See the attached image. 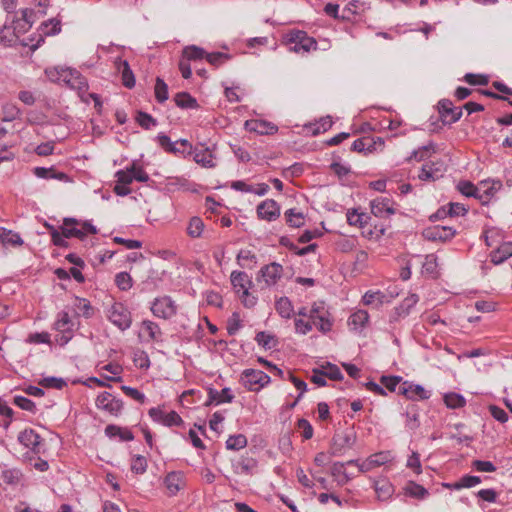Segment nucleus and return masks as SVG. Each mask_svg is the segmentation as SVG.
Segmentation results:
<instances>
[{"mask_svg":"<svg viewBox=\"0 0 512 512\" xmlns=\"http://www.w3.org/2000/svg\"><path fill=\"white\" fill-rule=\"evenodd\" d=\"M194 161L205 168H213L215 166L214 154L211 148L206 147L204 143H197L192 146V154Z\"/></svg>","mask_w":512,"mask_h":512,"instance_id":"15","label":"nucleus"},{"mask_svg":"<svg viewBox=\"0 0 512 512\" xmlns=\"http://www.w3.org/2000/svg\"><path fill=\"white\" fill-rule=\"evenodd\" d=\"M257 216L261 220L274 221L280 216V206L273 199H266L257 206Z\"/></svg>","mask_w":512,"mask_h":512,"instance_id":"16","label":"nucleus"},{"mask_svg":"<svg viewBox=\"0 0 512 512\" xmlns=\"http://www.w3.org/2000/svg\"><path fill=\"white\" fill-rule=\"evenodd\" d=\"M154 93L159 103H164L168 99V85L160 77L156 78Z\"/></svg>","mask_w":512,"mask_h":512,"instance_id":"50","label":"nucleus"},{"mask_svg":"<svg viewBox=\"0 0 512 512\" xmlns=\"http://www.w3.org/2000/svg\"><path fill=\"white\" fill-rule=\"evenodd\" d=\"M41 30L43 34L38 36V40L35 44L30 45V49L32 51H35L40 47L41 43L44 42V36L56 35L60 33L61 21L56 18L49 19L48 21H45L41 24Z\"/></svg>","mask_w":512,"mask_h":512,"instance_id":"20","label":"nucleus"},{"mask_svg":"<svg viewBox=\"0 0 512 512\" xmlns=\"http://www.w3.org/2000/svg\"><path fill=\"white\" fill-rule=\"evenodd\" d=\"M234 399V395L231 392V389L228 387L223 388L221 391H218L214 388H208V399L205 402V406H210L212 404H221V403H231Z\"/></svg>","mask_w":512,"mask_h":512,"instance_id":"22","label":"nucleus"},{"mask_svg":"<svg viewBox=\"0 0 512 512\" xmlns=\"http://www.w3.org/2000/svg\"><path fill=\"white\" fill-rule=\"evenodd\" d=\"M501 234L498 230L492 229L485 233V242L488 247H493L489 254L493 264L498 265L512 256V241L501 242Z\"/></svg>","mask_w":512,"mask_h":512,"instance_id":"1","label":"nucleus"},{"mask_svg":"<svg viewBox=\"0 0 512 512\" xmlns=\"http://www.w3.org/2000/svg\"><path fill=\"white\" fill-rule=\"evenodd\" d=\"M22 474L18 469H5L2 471L1 478L6 484H17Z\"/></svg>","mask_w":512,"mask_h":512,"instance_id":"60","label":"nucleus"},{"mask_svg":"<svg viewBox=\"0 0 512 512\" xmlns=\"http://www.w3.org/2000/svg\"><path fill=\"white\" fill-rule=\"evenodd\" d=\"M18 441L27 448H30L34 454H40L43 451L44 440L33 429H25L18 435Z\"/></svg>","mask_w":512,"mask_h":512,"instance_id":"10","label":"nucleus"},{"mask_svg":"<svg viewBox=\"0 0 512 512\" xmlns=\"http://www.w3.org/2000/svg\"><path fill=\"white\" fill-rule=\"evenodd\" d=\"M205 59L210 65L217 68V67L223 65L224 63H226L227 61L231 60L232 55H230L228 53H224V52H212V53L207 52Z\"/></svg>","mask_w":512,"mask_h":512,"instance_id":"41","label":"nucleus"},{"mask_svg":"<svg viewBox=\"0 0 512 512\" xmlns=\"http://www.w3.org/2000/svg\"><path fill=\"white\" fill-rule=\"evenodd\" d=\"M235 466L241 470V473L250 475L256 470L258 461L252 455L246 453L239 458Z\"/></svg>","mask_w":512,"mask_h":512,"instance_id":"29","label":"nucleus"},{"mask_svg":"<svg viewBox=\"0 0 512 512\" xmlns=\"http://www.w3.org/2000/svg\"><path fill=\"white\" fill-rule=\"evenodd\" d=\"M365 10V3L360 0L350 1L346 7L342 9L341 21L353 22L355 15H359L360 12Z\"/></svg>","mask_w":512,"mask_h":512,"instance_id":"24","label":"nucleus"},{"mask_svg":"<svg viewBox=\"0 0 512 512\" xmlns=\"http://www.w3.org/2000/svg\"><path fill=\"white\" fill-rule=\"evenodd\" d=\"M369 321V314L366 310H358L348 318V326L355 331L363 330Z\"/></svg>","mask_w":512,"mask_h":512,"instance_id":"28","label":"nucleus"},{"mask_svg":"<svg viewBox=\"0 0 512 512\" xmlns=\"http://www.w3.org/2000/svg\"><path fill=\"white\" fill-rule=\"evenodd\" d=\"M480 483V477L472 476V475H464L458 481L449 484L448 487H452L454 489H462V488H471Z\"/></svg>","mask_w":512,"mask_h":512,"instance_id":"42","label":"nucleus"},{"mask_svg":"<svg viewBox=\"0 0 512 512\" xmlns=\"http://www.w3.org/2000/svg\"><path fill=\"white\" fill-rule=\"evenodd\" d=\"M270 381V376L261 370L246 369L241 375V382L249 391H259L267 386Z\"/></svg>","mask_w":512,"mask_h":512,"instance_id":"7","label":"nucleus"},{"mask_svg":"<svg viewBox=\"0 0 512 512\" xmlns=\"http://www.w3.org/2000/svg\"><path fill=\"white\" fill-rule=\"evenodd\" d=\"M115 283L122 291H127L132 287V278L127 272H120L115 276Z\"/></svg>","mask_w":512,"mask_h":512,"instance_id":"59","label":"nucleus"},{"mask_svg":"<svg viewBox=\"0 0 512 512\" xmlns=\"http://www.w3.org/2000/svg\"><path fill=\"white\" fill-rule=\"evenodd\" d=\"M109 321L121 331L129 329L132 325V314L127 306L121 302H114L108 309Z\"/></svg>","mask_w":512,"mask_h":512,"instance_id":"4","label":"nucleus"},{"mask_svg":"<svg viewBox=\"0 0 512 512\" xmlns=\"http://www.w3.org/2000/svg\"><path fill=\"white\" fill-rule=\"evenodd\" d=\"M283 275V267L281 264L277 262H272L270 264L264 265L257 276V281L265 282L266 286H273L277 284V282L281 279Z\"/></svg>","mask_w":512,"mask_h":512,"instance_id":"11","label":"nucleus"},{"mask_svg":"<svg viewBox=\"0 0 512 512\" xmlns=\"http://www.w3.org/2000/svg\"><path fill=\"white\" fill-rule=\"evenodd\" d=\"M183 484V474L181 472H170L164 478V485L170 496L176 495Z\"/></svg>","mask_w":512,"mask_h":512,"instance_id":"25","label":"nucleus"},{"mask_svg":"<svg viewBox=\"0 0 512 512\" xmlns=\"http://www.w3.org/2000/svg\"><path fill=\"white\" fill-rule=\"evenodd\" d=\"M380 382L387 390L395 392L397 386L403 382V378L401 376H382Z\"/></svg>","mask_w":512,"mask_h":512,"instance_id":"61","label":"nucleus"},{"mask_svg":"<svg viewBox=\"0 0 512 512\" xmlns=\"http://www.w3.org/2000/svg\"><path fill=\"white\" fill-rule=\"evenodd\" d=\"M148 463L146 457L142 455H134L131 460V471L135 474H144L147 470Z\"/></svg>","mask_w":512,"mask_h":512,"instance_id":"54","label":"nucleus"},{"mask_svg":"<svg viewBox=\"0 0 512 512\" xmlns=\"http://www.w3.org/2000/svg\"><path fill=\"white\" fill-rule=\"evenodd\" d=\"M230 281L233 289L240 295L242 303L247 308H252L257 303V298L249 293L252 286V280L246 272L233 271L230 275Z\"/></svg>","mask_w":512,"mask_h":512,"instance_id":"3","label":"nucleus"},{"mask_svg":"<svg viewBox=\"0 0 512 512\" xmlns=\"http://www.w3.org/2000/svg\"><path fill=\"white\" fill-rule=\"evenodd\" d=\"M255 341L265 349L274 348L277 343L275 336L265 331L258 332L255 336Z\"/></svg>","mask_w":512,"mask_h":512,"instance_id":"49","label":"nucleus"},{"mask_svg":"<svg viewBox=\"0 0 512 512\" xmlns=\"http://www.w3.org/2000/svg\"><path fill=\"white\" fill-rule=\"evenodd\" d=\"M286 222L290 227L300 228L304 225V215L295 208L288 209L285 212Z\"/></svg>","mask_w":512,"mask_h":512,"instance_id":"39","label":"nucleus"},{"mask_svg":"<svg viewBox=\"0 0 512 512\" xmlns=\"http://www.w3.org/2000/svg\"><path fill=\"white\" fill-rule=\"evenodd\" d=\"M241 327H242V322L239 318V314L235 312L232 314V316L227 321V327H226L227 333L230 336H233L238 332V330Z\"/></svg>","mask_w":512,"mask_h":512,"instance_id":"64","label":"nucleus"},{"mask_svg":"<svg viewBox=\"0 0 512 512\" xmlns=\"http://www.w3.org/2000/svg\"><path fill=\"white\" fill-rule=\"evenodd\" d=\"M54 328L61 333H72L73 323L67 312L62 311L58 314V319L54 324Z\"/></svg>","mask_w":512,"mask_h":512,"instance_id":"38","label":"nucleus"},{"mask_svg":"<svg viewBox=\"0 0 512 512\" xmlns=\"http://www.w3.org/2000/svg\"><path fill=\"white\" fill-rule=\"evenodd\" d=\"M204 229V223L199 217H192L187 226V234L192 238L201 236Z\"/></svg>","mask_w":512,"mask_h":512,"instance_id":"48","label":"nucleus"},{"mask_svg":"<svg viewBox=\"0 0 512 512\" xmlns=\"http://www.w3.org/2000/svg\"><path fill=\"white\" fill-rule=\"evenodd\" d=\"M458 190L467 197L479 198L478 188L470 181H460L457 185Z\"/></svg>","mask_w":512,"mask_h":512,"instance_id":"58","label":"nucleus"},{"mask_svg":"<svg viewBox=\"0 0 512 512\" xmlns=\"http://www.w3.org/2000/svg\"><path fill=\"white\" fill-rule=\"evenodd\" d=\"M437 257L435 254H428L425 257V261L422 265V274L428 275L432 279L439 277Z\"/></svg>","mask_w":512,"mask_h":512,"instance_id":"33","label":"nucleus"},{"mask_svg":"<svg viewBox=\"0 0 512 512\" xmlns=\"http://www.w3.org/2000/svg\"><path fill=\"white\" fill-rule=\"evenodd\" d=\"M142 328L147 332L149 340L158 341L162 335L159 325L150 320H144L142 322Z\"/></svg>","mask_w":512,"mask_h":512,"instance_id":"47","label":"nucleus"},{"mask_svg":"<svg viewBox=\"0 0 512 512\" xmlns=\"http://www.w3.org/2000/svg\"><path fill=\"white\" fill-rule=\"evenodd\" d=\"M405 493L417 499H424L429 494L423 486L413 481L408 482L405 487Z\"/></svg>","mask_w":512,"mask_h":512,"instance_id":"44","label":"nucleus"},{"mask_svg":"<svg viewBox=\"0 0 512 512\" xmlns=\"http://www.w3.org/2000/svg\"><path fill=\"white\" fill-rule=\"evenodd\" d=\"M347 222L349 225L364 227L368 224V220L370 216L366 213H359L356 209L348 210L347 212Z\"/></svg>","mask_w":512,"mask_h":512,"instance_id":"37","label":"nucleus"},{"mask_svg":"<svg viewBox=\"0 0 512 512\" xmlns=\"http://www.w3.org/2000/svg\"><path fill=\"white\" fill-rule=\"evenodd\" d=\"M1 231H3L4 233L2 241L3 245L9 244L12 246H22L24 244V241L19 233L6 229L4 227H1Z\"/></svg>","mask_w":512,"mask_h":512,"instance_id":"46","label":"nucleus"},{"mask_svg":"<svg viewBox=\"0 0 512 512\" xmlns=\"http://www.w3.org/2000/svg\"><path fill=\"white\" fill-rule=\"evenodd\" d=\"M311 321L312 326H316V328L322 333H327L331 331L333 326V321L330 319L329 312H326V315L317 316L315 319Z\"/></svg>","mask_w":512,"mask_h":512,"instance_id":"43","label":"nucleus"},{"mask_svg":"<svg viewBox=\"0 0 512 512\" xmlns=\"http://www.w3.org/2000/svg\"><path fill=\"white\" fill-rule=\"evenodd\" d=\"M244 126L246 130L259 135H273L278 131L277 125L262 119L247 120Z\"/></svg>","mask_w":512,"mask_h":512,"instance_id":"17","label":"nucleus"},{"mask_svg":"<svg viewBox=\"0 0 512 512\" xmlns=\"http://www.w3.org/2000/svg\"><path fill=\"white\" fill-rule=\"evenodd\" d=\"M406 426L411 429L415 430L419 427V412L418 407L416 405H411L408 407L406 413Z\"/></svg>","mask_w":512,"mask_h":512,"instance_id":"45","label":"nucleus"},{"mask_svg":"<svg viewBox=\"0 0 512 512\" xmlns=\"http://www.w3.org/2000/svg\"><path fill=\"white\" fill-rule=\"evenodd\" d=\"M38 384L44 388H54L58 390H61L67 385L66 381L63 378H58L54 376L44 377L38 382Z\"/></svg>","mask_w":512,"mask_h":512,"instance_id":"52","label":"nucleus"},{"mask_svg":"<svg viewBox=\"0 0 512 512\" xmlns=\"http://www.w3.org/2000/svg\"><path fill=\"white\" fill-rule=\"evenodd\" d=\"M333 125L332 118L330 116L321 117L318 121L306 125L305 128L311 132V135L316 136L321 133L328 131Z\"/></svg>","mask_w":512,"mask_h":512,"instance_id":"30","label":"nucleus"},{"mask_svg":"<svg viewBox=\"0 0 512 512\" xmlns=\"http://www.w3.org/2000/svg\"><path fill=\"white\" fill-rule=\"evenodd\" d=\"M135 120L145 130H149L151 127H154L158 124L154 117L143 111L137 112Z\"/></svg>","mask_w":512,"mask_h":512,"instance_id":"53","label":"nucleus"},{"mask_svg":"<svg viewBox=\"0 0 512 512\" xmlns=\"http://www.w3.org/2000/svg\"><path fill=\"white\" fill-rule=\"evenodd\" d=\"M356 442V434L353 429L337 432L332 438L330 454L332 456L344 455L346 449H350Z\"/></svg>","mask_w":512,"mask_h":512,"instance_id":"6","label":"nucleus"},{"mask_svg":"<svg viewBox=\"0 0 512 512\" xmlns=\"http://www.w3.org/2000/svg\"><path fill=\"white\" fill-rule=\"evenodd\" d=\"M151 312L155 317L170 319L177 313V305L170 296L155 298L151 305Z\"/></svg>","mask_w":512,"mask_h":512,"instance_id":"8","label":"nucleus"},{"mask_svg":"<svg viewBox=\"0 0 512 512\" xmlns=\"http://www.w3.org/2000/svg\"><path fill=\"white\" fill-rule=\"evenodd\" d=\"M175 104L181 109H198L199 104L188 92H179L174 96Z\"/></svg>","mask_w":512,"mask_h":512,"instance_id":"32","label":"nucleus"},{"mask_svg":"<svg viewBox=\"0 0 512 512\" xmlns=\"http://www.w3.org/2000/svg\"><path fill=\"white\" fill-rule=\"evenodd\" d=\"M206 51L199 46L189 45L183 48L182 54L186 57L190 62L200 61L206 58Z\"/></svg>","mask_w":512,"mask_h":512,"instance_id":"35","label":"nucleus"},{"mask_svg":"<svg viewBox=\"0 0 512 512\" xmlns=\"http://www.w3.org/2000/svg\"><path fill=\"white\" fill-rule=\"evenodd\" d=\"M398 394L405 396L410 400H427L430 398L431 393L419 384H413L408 381H403L399 386Z\"/></svg>","mask_w":512,"mask_h":512,"instance_id":"12","label":"nucleus"},{"mask_svg":"<svg viewBox=\"0 0 512 512\" xmlns=\"http://www.w3.org/2000/svg\"><path fill=\"white\" fill-rule=\"evenodd\" d=\"M362 302L364 305H375L378 308L384 303H388L389 300L384 292L377 290L367 291L362 298Z\"/></svg>","mask_w":512,"mask_h":512,"instance_id":"31","label":"nucleus"},{"mask_svg":"<svg viewBox=\"0 0 512 512\" xmlns=\"http://www.w3.org/2000/svg\"><path fill=\"white\" fill-rule=\"evenodd\" d=\"M375 491L381 500L388 499L393 494V486L387 481L375 483Z\"/></svg>","mask_w":512,"mask_h":512,"instance_id":"57","label":"nucleus"},{"mask_svg":"<svg viewBox=\"0 0 512 512\" xmlns=\"http://www.w3.org/2000/svg\"><path fill=\"white\" fill-rule=\"evenodd\" d=\"M438 111L443 124H452L462 116L461 108L454 107L449 99H442L438 102Z\"/></svg>","mask_w":512,"mask_h":512,"instance_id":"13","label":"nucleus"},{"mask_svg":"<svg viewBox=\"0 0 512 512\" xmlns=\"http://www.w3.org/2000/svg\"><path fill=\"white\" fill-rule=\"evenodd\" d=\"M3 113L4 117L2 120L4 122H11L19 118V116L21 115V110L16 105L7 104L3 107Z\"/></svg>","mask_w":512,"mask_h":512,"instance_id":"62","label":"nucleus"},{"mask_svg":"<svg viewBox=\"0 0 512 512\" xmlns=\"http://www.w3.org/2000/svg\"><path fill=\"white\" fill-rule=\"evenodd\" d=\"M157 141L160 147L167 153L184 157L192 154V144L187 139H179L172 142L169 136L159 133Z\"/></svg>","mask_w":512,"mask_h":512,"instance_id":"5","label":"nucleus"},{"mask_svg":"<svg viewBox=\"0 0 512 512\" xmlns=\"http://www.w3.org/2000/svg\"><path fill=\"white\" fill-rule=\"evenodd\" d=\"M425 166L428 168V170L435 177L436 180L442 177L443 173L446 170L443 161H430L428 163H425Z\"/></svg>","mask_w":512,"mask_h":512,"instance_id":"63","label":"nucleus"},{"mask_svg":"<svg viewBox=\"0 0 512 512\" xmlns=\"http://www.w3.org/2000/svg\"><path fill=\"white\" fill-rule=\"evenodd\" d=\"M13 403L22 410L31 412L33 414H35L37 411L36 404L27 397L16 395L13 398Z\"/></svg>","mask_w":512,"mask_h":512,"instance_id":"55","label":"nucleus"},{"mask_svg":"<svg viewBox=\"0 0 512 512\" xmlns=\"http://www.w3.org/2000/svg\"><path fill=\"white\" fill-rule=\"evenodd\" d=\"M503 184L499 179L482 180V205H486L497 199V193L501 191Z\"/></svg>","mask_w":512,"mask_h":512,"instance_id":"18","label":"nucleus"},{"mask_svg":"<svg viewBox=\"0 0 512 512\" xmlns=\"http://www.w3.org/2000/svg\"><path fill=\"white\" fill-rule=\"evenodd\" d=\"M275 310L277 313L285 319H290L294 314V308L292 302L288 297H280L275 302Z\"/></svg>","mask_w":512,"mask_h":512,"instance_id":"34","label":"nucleus"},{"mask_svg":"<svg viewBox=\"0 0 512 512\" xmlns=\"http://www.w3.org/2000/svg\"><path fill=\"white\" fill-rule=\"evenodd\" d=\"M422 234L429 241L446 242L455 236L456 231L450 226L437 225L424 229Z\"/></svg>","mask_w":512,"mask_h":512,"instance_id":"14","label":"nucleus"},{"mask_svg":"<svg viewBox=\"0 0 512 512\" xmlns=\"http://www.w3.org/2000/svg\"><path fill=\"white\" fill-rule=\"evenodd\" d=\"M345 463L344 462H335L331 468V474L333 476H342L341 479H339V484L344 485L348 481L351 480V476L345 471Z\"/></svg>","mask_w":512,"mask_h":512,"instance_id":"56","label":"nucleus"},{"mask_svg":"<svg viewBox=\"0 0 512 512\" xmlns=\"http://www.w3.org/2000/svg\"><path fill=\"white\" fill-rule=\"evenodd\" d=\"M236 259L241 267L249 269L253 268L257 263L256 255L251 250L247 249L240 250Z\"/></svg>","mask_w":512,"mask_h":512,"instance_id":"36","label":"nucleus"},{"mask_svg":"<svg viewBox=\"0 0 512 512\" xmlns=\"http://www.w3.org/2000/svg\"><path fill=\"white\" fill-rule=\"evenodd\" d=\"M444 403L448 408L456 409L465 405V399L462 395L451 392L444 395Z\"/></svg>","mask_w":512,"mask_h":512,"instance_id":"51","label":"nucleus"},{"mask_svg":"<svg viewBox=\"0 0 512 512\" xmlns=\"http://www.w3.org/2000/svg\"><path fill=\"white\" fill-rule=\"evenodd\" d=\"M27 31V27H12L9 24V16L7 17L5 24L0 29V44L4 46L13 45L19 34L25 33Z\"/></svg>","mask_w":512,"mask_h":512,"instance_id":"19","label":"nucleus"},{"mask_svg":"<svg viewBox=\"0 0 512 512\" xmlns=\"http://www.w3.org/2000/svg\"><path fill=\"white\" fill-rule=\"evenodd\" d=\"M116 65L121 74L122 84L128 89H132L136 84V80L128 61L119 59V61L116 62Z\"/></svg>","mask_w":512,"mask_h":512,"instance_id":"23","label":"nucleus"},{"mask_svg":"<svg viewBox=\"0 0 512 512\" xmlns=\"http://www.w3.org/2000/svg\"><path fill=\"white\" fill-rule=\"evenodd\" d=\"M283 42L290 45V51L310 52L317 49V42L310 37L307 32L298 29H292L283 35Z\"/></svg>","mask_w":512,"mask_h":512,"instance_id":"2","label":"nucleus"},{"mask_svg":"<svg viewBox=\"0 0 512 512\" xmlns=\"http://www.w3.org/2000/svg\"><path fill=\"white\" fill-rule=\"evenodd\" d=\"M33 173L36 177L42 179H56L59 181H67L68 175L64 172L57 171L54 167H35Z\"/></svg>","mask_w":512,"mask_h":512,"instance_id":"27","label":"nucleus"},{"mask_svg":"<svg viewBox=\"0 0 512 512\" xmlns=\"http://www.w3.org/2000/svg\"><path fill=\"white\" fill-rule=\"evenodd\" d=\"M247 437L244 434L230 435L226 441V448L228 450L238 451L247 446Z\"/></svg>","mask_w":512,"mask_h":512,"instance_id":"40","label":"nucleus"},{"mask_svg":"<svg viewBox=\"0 0 512 512\" xmlns=\"http://www.w3.org/2000/svg\"><path fill=\"white\" fill-rule=\"evenodd\" d=\"M98 409L104 410L113 416H119L123 410V401L109 392H102L96 398Z\"/></svg>","mask_w":512,"mask_h":512,"instance_id":"9","label":"nucleus"},{"mask_svg":"<svg viewBox=\"0 0 512 512\" xmlns=\"http://www.w3.org/2000/svg\"><path fill=\"white\" fill-rule=\"evenodd\" d=\"M371 212L376 217H387L395 213L391 199L378 197L371 201Z\"/></svg>","mask_w":512,"mask_h":512,"instance_id":"21","label":"nucleus"},{"mask_svg":"<svg viewBox=\"0 0 512 512\" xmlns=\"http://www.w3.org/2000/svg\"><path fill=\"white\" fill-rule=\"evenodd\" d=\"M63 72L65 73L64 81L72 88L78 89L79 91H86L88 89L86 78L83 77L78 71L69 70Z\"/></svg>","mask_w":512,"mask_h":512,"instance_id":"26","label":"nucleus"}]
</instances>
